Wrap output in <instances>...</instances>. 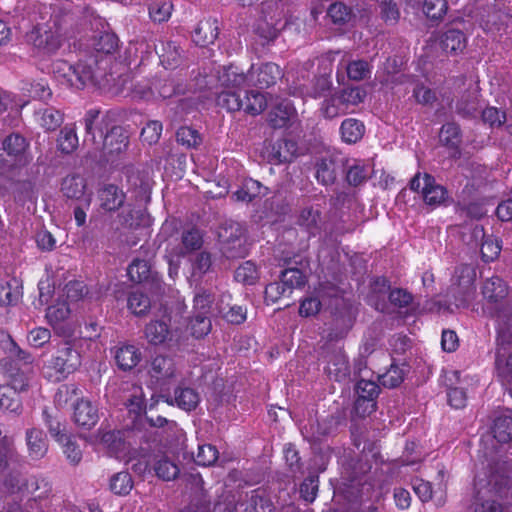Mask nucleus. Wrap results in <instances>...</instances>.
I'll return each instance as SVG.
<instances>
[{"label": "nucleus", "mask_w": 512, "mask_h": 512, "mask_svg": "<svg viewBox=\"0 0 512 512\" xmlns=\"http://www.w3.org/2000/svg\"><path fill=\"white\" fill-rule=\"evenodd\" d=\"M247 78L237 67L224 68L219 75V82L224 90L217 96V105L229 112L244 111L255 116L267 107L266 94L255 90H244Z\"/></svg>", "instance_id": "obj_1"}, {"label": "nucleus", "mask_w": 512, "mask_h": 512, "mask_svg": "<svg viewBox=\"0 0 512 512\" xmlns=\"http://www.w3.org/2000/svg\"><path fill=\"white\" fill-rule=\"evenodd\" d=\"M73 24L74 17L71 13L54 9L47 22L38 23L26 34V41L39 54H54L63 40L70 36Z\"/></svg>", "instance_id": "obj_2"}, {"label": "nucleus", "mask_w": 512, "mask_h": 512, "mask_svg": "<svg viewBox=\"0 0 512 512\" xmlns=\"http://www.w3.org/2000/svg\"><path fill=\"white\" fill-rule=\"evenodd\" d=\"M97 62L95 56L80 60L75 65H71L65 60H56L52 64V72L63 83L76 89H83L87 85L96 83Z\"/></svg>", "instance_id": "obj_3"}, {"label": "nucleus", "mask_w": 512, "mask_h": 512, "mask_svg": "<svg viewBox=\"0 0 512 512\" xmlns=\"http://www.w3.org/2000/svg\"><path fill=\"white\" fill-rule=\"evenodd\" d=\"M81 366V354L71 342H63L54 357L45 365V376L51 381H61Z\"/></svg>", "instance_id": "obj_4"}, {"label": "nucleus", "mask_w": 512, "mask_h": 512, "mask_svg": "<svg viewBox=\"0 0 512 512\" xmlns=\"http://www.w3.org/2000/svg\"><path fill=\"white\" fill-rule=\"evenodd\" d=\"M220 251L228 259L242 258L246 255L244 228L235 221H226L218 231Z\"/></svg>", "instance_id": "obj_5"}, {"label": "nucleus", "mask_w": 512, "mask_h": 512, "mask_svg": "<svg viewBox=\"0 0 512 512\" xmlns=\"http://www.w3.org/2000/svg\"><path fill=\"white\" fill-rule=\"evenodd\" d=\"M410 189L416 192L421 191L425 203L430 206L442 204L447 197L446 189L437 184L434 177L427 173L416 174L410 181Z\"/></svg>", "instance_id": "obj_6"}, {"label": "nucleus", "mask_w": 512, "mask_h": 512, "mask_svg": "<svg viewBox=\"0 0 512 512\" xmlns=\"http://www.w3.org/2000/svg\"><path fill=\"white\" fill-rule=\"evenodd\" d=\"M128 135L120 126H113L103 137L101 151L102 156L107 161H112L115 157L126 151L128 147Z\"/></svg>", "instance_id": "obj_7"}, {"label": "nucleus", "mask_w": 512, "mask_h": 512, "mask_svg": "<svg viewBox=\"0 0 512 512\" xmlns=\"http://www.w3.org/2000/svg\"><path fill=\"white\" fill-rule=\"evenodd\" d=\"M280 76V67L274 63H263L257 66L252 65L248 74H245L247 78L246 85L268 88L274 85Z\"/></svg>", "instance_id": "obj_8"}, {"label": "nucleus", "mask_w": 512, "mask_h": 512, "mask_svg": "<svg viewBox=\"0 0 512 512\" xmlns=\"http://www.w3.org/2000/svg\"><path fill=\"white\" fill-rule=\"evenodd\" d=\"M356 391L358 399L355 403L357 412L370 414L376 409L375 398L379 394V386L375 381L361 379L357 382Z\"/></svg>", "instance_id": "obj_9"}, {"label": "nucleus", "mask_w": 512, "mask_h": 512, "mask_svg": "<svg viewBox=\"0 0 512 512\" xmlns=\"http://www.w3.org/2000/svg\"><path fill=\"white\" fill-rule=\"evenodd\" d=\"M342 164V158L336 155L329 154L320 158L315 165L316 179L326 186L334 184Z\"/></svg>", "instance_id": "obj_10"}, {"label": "nucleus", "mask_w": 512, "mask_h": 512, "mask_svg": "<svg viewBox=\"0 0 512 512\" xmlns=\"http://www.w3.org/2000/svg\"><path fill=\"white\" fill-rule=\"evenodd\" d=\"M149 374L155 383L165 385L177 375V368L171 357L158 355L151 361Z\"/></svg>", "instance_id": "obj_11"}, {"label": "nucleus", "mask_w": 512, "mask_h": 512, "mask_svg": "<svg viewBox=\"0 0 512 512\" xmlns=\"http://www.w3.org/2000/svg\"><path fill=\"white\" fill-rule=\"evenodd\" d=\"M145 336L153 345L167 344L171 347L178 342L176 331L169 329L165 321H151L145 328Z\"/></svg>", "instance_id": "obj_12"}, {"label": "nucleus", "mask_w": 512, "mask_h": 512, "mask_svg": "<svg viewBox=\"0 0 512 512\" xmlns=\"http://www.w3.org/2000/svg\"><path fill=\"white\" fill-rule=\"evenodd\" d=\"M476 280V270L474 266L462 264L456 268L454 274V284L461 295V304L464 305L467 298L474 291V282Z\"/></svg>", "instance_id": "obj_13"}, {"label": "nucleus", "mask_w": 512, "mask_h": 512, "mask_svg": "<svg viewBox=\"0 0 512 512\" xmlns=\"http://www.w3.org/2000/svg\"><path fill=\"white\" fill-rule=\"evenodd\" d=\"M295 108L289 100L278 101L268 114V123L275 129L285 128L294 120Z\"/></svg>", "instance_id": "obj_14"}, {"label": "nucleus", "mask_w": 512, "mask_h": 512, "mask_svg": "<svg viewBox=\"0 0 512 512\" xmlns=\"http://www.w3.org/2000/svg\"><path fill=\"white\" fill-rule=\"evenodd\" d=\"M325 371L335 381H344L350 375L348 358L342 350H336L328 354Z\"/></svg>", "instance_id": "obj_15"}, {"label": "nucleus", "mask_w": 512, "mask_h": 512, "mask_svg": "<svg viewBox=\"0 0 512 512\" xmlns=\"http://www.w3.org/2000/svg\"><path fill=\"white\" fill-rule=\"evenodd\" d=\"M508 293V285L498 276H492L483 283L482 294L488 304L496 305L502 303L508 296Z\"/></svg>", "instance_id": "obj_16"}, {"label": "nucleus", "mask_w": 512, "mask_h": 512, "mask_svg": "<svg viewBox=\"0 0 512 512\" xmlns=\"http://www.w3.org/2000/svg\"><path fill=\"white\" fill-rule=\"evenodd\" d=\"M480 107V94L476 88L465 91L455 103L456 113L469 119L477 116Z\"/></svg>", "instance_id": "obj_17"}, {"label": "nucleus", "mask_w": 512, "mask_h": 512, "mask_svg": "<svg viewBox=\"0 0 512 512\" xmlns=\"http://www.w3.org/2000/svg\"><path fill=\"white\" fill-rule=\"evenodd\" d=\"M61 191L63 195L69 199L80 200L85 199L87 206H89L91 197L86 195V182L80 175H69L65 177L61 183Z\"/></svg>", "instance_id": "obj_18"}, {"label": "nucleus", "mask_w": 512, "mask_h": 512, "mask_svg": "<svg viewBox=\"0 0 512 512\" xmlns=\"http://www.w3.org/2000/svg\"><path fill=\"white\" fill-rule=\"evenodd\" d=\"M281 14L284 15L283 7L278 14V18L274 15H270L269 20L267 16H265L257 22L255 32L265 42L273 41L278 36L279 31L285 27V23L281 21Z\"/></svg>", "instance_id": "obj_19"}, {"label": "nucleus", "mask_w": 512, "mask_h": 512, "mask_svg": "<svg viewBox=\"0 0 512 512\" xmlns=\"http://www.w3.org/2000/svg\"><path fill=\"white\" fill-rule=\"evenodd\" d=\"M74 421L77 425L91 428L98 421L97 409L87 399H80L74 405Z\"/></svg>", "instance_id": "obj_20"}, {"label": "nucleus", "mask_w": 512, "mask_h": 512, "mask_svg": "<svg viewBox=\"0 0 512 512\" xmlns=\"http://www.w3.org/2000/svg\"><path fill=\"white\" fill-rule=\"evenodd\" d=\"M101 207L109 212L116 211L124 205L126 195L116 185L108 184L99 192Z\"/></svg>", "instance_id": "obj_21"}, {"label": "nucleus", "mask_w": 512, "mask_h": 512, "mask_svg": "<svg viewBox=\"0 0 512 512\" xmlns=\"http://www.w3.org/2000/svg\"><path fill=\"white\" fill-rule=\"evenodd\" d=\"M298 155V144L294 140L283 138L277 140L270 153L275 163L291 162Z\"/></svg>", "instance_id": "obj_22"}, {"label": "nucleus", "mask_w": 512, "mask_h": 512, "mask_svg": "<svg viewBox=\"0 0 512 512\" xmlns=\"http://www.w3.org/2000/svg\"><path fill=\"white\" fill-rule=\"evenodd\" d=\"M26 441L29 456L32 459L39 460L45 456L48 450V444L44 432L37 428H31L26 432Z\"/></svg>", "instance_id": "obj_23"}, {"label": "nucleus", "mask_w": 512, "mask_h": 512, "mask_svg": "<svg viewBox=\"0 0 512 512\" xmlns=\"http://www.w3.org/2000/svg\"><path fill=\"white\" fill-rule=\"evenodd\" d=\"M497 317V349L506 351L507 346L512 345V315L506 311H499Z\"/></svg>", "instance_id": "obj_24"}, {"label": "nucleus", "mask_w": 512, "mask_h": 512, "mask_svg": "<svg viewBox=\"0 0 512 512\" xmlns=\"http://www.w3.org/2000/svg\"><path fill=\"white\" fill-rule=\"evenodd\" d=\"M297 224L309 234L315 235L320 230L321 211L318 206H305L300 210Z\"/></svg>", "instance_id": "obj_25"}, {"label": "nucleus", "mask_w": 512, "mask_h": 512, "mask_svg": "<svg viewBox=\"0 0 512 512\" xmlns=\"http://www.w3.org/2000/svg\"><path fill=\"white\" fill-rule=\"evenodd\" d=\"M181 246L172 248L175 257L180 258L186 254L198 250L203 245V237L199 230L190 229L182 234Z\"/></svg>", "instance_id": "obj_26"}, {"label": "nucleus", "mask_w": 512, "mask_h": 512, "mask_svg": "<svg viewBox=\"0 0 512 512\" xmlns=\"http://www.w3.org/2000/svg\"><path fill=\"white\" fill-rule=\"evenodd\" d=\"M218 36L216 20L200 21L193 32V41L199 46L212 44Z\"/></svg>", "instance_id": "obj_27"}, {"label": "nucleus", "mask_w": 512, "mask_h": 512, "mask_svg": "<svg viewBox=\"0 0 512 512\" xmlns=\"http://www.w3.org/2000/svg\"><path fill=\"white\" fill-rule=\"evenodd\" d=\"M17 489L22 494H30L35 498H43L50 493L51 485L49 481L43 477L30 476L24 478V482L21 486H17Z\"/></svg>", "instance_id": "obj_28"}, {"label": "nucleus", "mask_w": 512, "mask_h": 512, "mask_svg": "<svg viewBox=\"0 0 512 512\" xmlns=\"http://www.w3.org/2000/svg\"><path fill=\"white\" fill-rule=\"evenodd\" d=\"M440 45L446 53L458 54L465 49L466 38L462 31L449 29L440 37Z\"/></svg>", "instance_id": "obj_29"}, {"label": "nucleus", "mask_w": 512, "mask_h": 512, "mask_svg": "<svg viewBox=\"0 0 512 512\" xmlns=\"http://www.w3.org/2000/svg\"><path fill=\"white\" fill-rule=\"evenodd\" d=\"M115 360L120 369L131 370L140 362L141 352L134 345H124L116 350Z\"/></svg>", "instance_id": "obj_30"}, {"label": "nucleus", "mask_w": 512, "mask_h": 512, "mask_svg": "<svg viewBox=\"0 0 512 512\" xmlns=\"http://www.w3.org/2000/svg\"><path fill=\"white\" fill-rule=\"evenodd\" d=\"M496 369L498 376L501 378L503 385H505L512 396V352L506 354V351L497 349L496 351Z\"/></svg>", "instance_id": "obj_31"}, {"label": "nucleus", "mask_w": 512, "mask_h": 512, "mask_svg": "<svg viewBox=\"0 0 512 512\" xmlns=\"http://www.w3.org/2000/svg\"><path fill=\"white\" fill-rule=\"evenodd\" d=\"M245 512H272L273 504L261 489L246 494Z\"/></svg>", "instance_id": "obj_32"}, {"label": "nucleus", "mask_w": 512, "mask_h": 512, "mask_svg": "<svg viewBox=\"0 0 512 512\" xmlns=\"http://www.w3.org/2000/svg\"><path fill=\"white\" fill-rule=\"evenodd\" d=\"M155 49L161 63L166 68H173L179 64L181 53L174 42H161L160 45L155 46Z\"/></svg>", "instance_id": "obj_33"}, {"label": "nucleus", "mask_w": 512, "mask_h": 512, "mask_svg": "<svg viewBox=\"0 0 512 512\" xmlns=\"http://www.w3.org/2000/svg\"><path fill=\"white\" fill-rule=\"evenodd\" d=\"M365 132L363 123L354 118L345 119L340 126L341 138L348 144L359 141Z\"/></svg>", "instance_id": "obj_34"}, {"label": "nucleus", "mask_w": 512, "mask_h": 512, "mask_svg": "<svg viewBox=\"0 0 512 512\" xmlns=\"http://www.w3.org/2000/svg\"><path fill=\"white\" fill-rule=\"evenodd\" d=\"M215 296L211 289L199 287L195 291L193 299V311L203 314H212L214 308Z\"/></svg>", "instance_id": "obj_35"}, {"label": "nucleus", "mask_w": 512, "mask_h": 512, "mask_svg": "<svg viewBox=\"0 0 512 512\" xmlns=\"http://www.w3.org/2000/svg\"><path fill=\"white\" fill-rule=\"evenodd\" d=\"M439 138L443 145L453 149L455 153L459 154L461 130L458 124L454 122L444 124L440 130Z\"/></svg>", "instance_id": "obj_36"}, {"label": "nucleus", "mask_w": 512, "mask_h": 512, "mask_svg": "<svg viewBox=\"0 0 512 512\" xmlns=\"http://www.w3.org/2000/svg\"><path fill=\"white\" fill-rule=\"evenodd\" d=\"M262 194V185L254 179L245 180L242 185L232 194L236 201L251 202Z\"/></svg>", "instance_id": "obj_37"}, {"label": "nucleus", "mask_w": 512, "mask_h": 512, "mask_svg": "<svg viewBox=\"0 0 512 512\" xmlns=\"http://www.w3.org/2000/svg\"><path fill=\"white\" fill-rule=\"evenodd\" d=\"M153 469L157 477L164 481L174 480L180 473L178 465L167 456L156 459Z\"/></svg>", "instance_id": "obj_38"}, {"label": "nucleus", "mask_w": 512, "mask_h": 512, "mask_svg": "<svg viewBox=\"0 0 512 512\" xmlns=\"http://www.w3.org/2000/svg\"><path fill=\"white\" fill-rule=\"evenodd\" d=\"M490 493L491 491L487 488L477 490L473 504V512H502L501 505L488 495Z\"/></svg>", "instance_id": "obj_39"}, {"label": "nucleus", "mask_w": 512, "mask_h": 512, "mask_svg": "<svg viewBox=\"0 0 512 512\" xmlns=\"http://www.w3.org/2000/svg\"><path fill=\"white\" fill-rule=\"evenodd\" d=\"M128 183L141 194H146L151 187L150 168L132 169L127 176Z\"/></svg>", "instance_id": "obj_40"}, {"label": "nucleus", "mask_w": 512, "mask_h": 512, "mask_svg": "<svg viewBox=\"0 0 512 512\" xmlns=\"http://www.w3.org/2000/svg\"><path fill=\"white\" fill-rule=\"evenodd\" d=\"M494 438L500 443L512 440V416L500 415L494 420L492 428Z\"/></svg>", "instance_id": "obj_41"}, {"label": "nucleus", "mask_w": 512, "mask_h": 512, "mask_svg": "<svg viewBox=\"0 0 512 512\" xmlns=\"http://www.w3.org/2000/svg\"><path fill=\"white\" fill-rule=\"evenodd\" d=\"M347 113L353 112L355 107L364 101L366 93L363 89L355 87L343 89L338 92Z\"/></svg>", "instance_id": "obj_42"}, {"label": "nucleus", "mask_w": 512, "mask_h": 512, "mask_svg": "<svg viewBox=\"0 0 512 512\" xmlns=\"http://www.w3.org/2000/svg\"><path fill=\"white\" fill-rule=\"evenodd\" d=\"M211 315L212 314H203L201 312L193 311V316L190 321V329L193 336L201 338L211 331Z\"/></svg>", "instance_id": "obj_43"}, {"label": "nucleus", "mask_w": 512, "mask_h": 512, "mask_svg": "<svg viewBox=\"0 0 512 512\" xmlns=\"http://www.w3.org/2000/svg\"><path fill=\"white\" fill-rule=\"evenodd\" d=\"M321 112L325 118L333 119L338 116L347 114V111L341 101L338 93L326 98L321 106Z\"/></svg>", "instance_id": "obj_44"}, {"label": "nucleus", "mask_w": 512, "mask_h": 512, "mask_svg": "<svg viewBox=\"0 0 512 512\" xmlns=\"http://www.w3.org/2000/svg\"><path fill=\"white\" fill-rule=\"evenodd\" d=\"M280 282L289 290V293H292L293 289L305 285L306 276L297 268H289L281 272Z\"/></svg>", "instance_id": "obj_45"}, {"label": "nucleus", "mask_w": 512, "mask_h": 512, "mask_svg": "<svg viewBox=\"0 0 512 512\" xmlns=\"http://www.w3.org/2000/svg\"><path fill=\"white\" fill-rule=\"evenodd\" d=\"M0 409L17 413L21 409V401L13 388L0 386Z\"/></svg>", "instance_id": "obj_46"}, {"label": "nucleus", "mask_w": 512, "mask_h": 512, "mask_svg": "<svg viewBox=\"0 0 512 512\" xmlns=\"http://www.w3.org/2000/svg\"><path fill=\"white\" fill-rule=\"evenodd\" d=\"M133 488V480L128 472H119L110 479V489L116 495H127Z\"/></svg>", "instance_id": "obj_47"}, {"label": "nucleus", "mask_w": 512, "mask_h": 512, "mask_svg": "<svg viewBox=\"0 0 512 512\" xmlns=\"http://www.w3.org/2000/svg\"><path fill=\"white\" fill-rule=\"evenodd\" d=\"M59 149L64 153H71L78 147V137L74 126H65L58 137Z\"/></svg>", "instance_id": "obj_48"}, {"label": "nucleus", "mask_w": 512, "mask_h": 512, "mask_svg": "<svg viewBox=\"0 0 512 512\" xmlns=\"http://www.w3.org/2000/svg\"><path fill=\"white\" fill-rule=\"evenodd\" d=\"M175 401L177 405L186 411L196 408L199 402L197 392L191 388H181L175 391Z\"/></svg>", "instance_id": "obj_49"}, {"label": "nucleus", "mask_w": 512, "mask_h": 512, "mask_svg": "<svg viewBox=\"0 0 512 512\" xmlns=\"http://www.w3.org/2000/svg\"><path fill=\"white\" fill-rule=\"evenodd\" d=\"M151 307L150 299L141 291H133L128 297V308L135 315L146 314Z\"/></svg>", "instance_id": "obj_50"}, {"label": "nucleus", "mask_w": 512, "mask_h": 512, "mask_svg": "<svg viewBox=\"0 0 512 512\" xmlns=\"http://www.w3.org/2000/svg\"><path fill=\"white\" fill-rule=\"evenodd\" d=\"M447 10L448 5L446 0H424L423 12L431 20H442Z\"/></svg>", "instance_id": "obj_51"}, {"label": "nucleus", "mask_w": 512, "mask_h": 512, "mask_svg": "<svg viewBox=\"0 0 512 512\" xmlns=\"http://www.w3.org/2000/svg\"><path fill=\"white\" fill-rule=\"evenodd\" d=\"M369 166L357 162L351 165L346 173V179L352 186H359L369 178Z\"/></svg>", "instance_id": "obj_52"}, {"label": "nucleus", "mask_w": 512, "mask_h": 512, "mask_svg": "<svg viewBox=\"0 0 512 512\" xmlns=\"http://www.w3.org/2000/svg\"><path fill=\"white\" fill-rule=\"evenodd\" d=\"M211 265L212 260L210 253L206 251L198 253L192 262V279H200L204 274H206L210 270Z\"/></svg>", "instance_id": "obj_53"}, {"label": "nucleus", "mask_w": 512, "mask_h": 512, "mask_svg": "<svg viewBox=\"0 0 512 512\" xmlns=\"http://www.w3.org/2000/svg\"><path fill=\"white\" fill-rule=\"evenodd\" d=\"M219 459L217 448L211 444L199 445L195 462L201 466H211Z\"/></svg>", "instance_id": "obj_54"}, {"label": "nucleus", "mask_w": 512, "mask_h": 512, "mask_svg": "<svg viewBox=\"0 0 512 512\" xmlns=\"http://www.w3.org/2000/svg\"><path fill=\"white\" fill-rule=\"evenodd\" d=\"M151 274V268L146 260L136 259L128 267V275L134 282L146 281Z\"/></svg>", "instance_id": "obj_55"}, {"label": "nucleus", "mask_w": 512, "mask_h": 512, "mask_svg": "<svg viewBox=\"0 0 512 512\" xmlns=\"http://www.w3.org/2000/svg\"><path fill=\"white\" fill-rule=\"evenodd\" d=\"M177 142L187 148H196L202 139L197 130L191 127H180L176 133Z\"/></svg>", "instance_id": "obj_56"}, {"label": "nucleus", "mask_w": 512, "mask_h": 512, "mask_svg": "<svg viewBox=\"0 0 512 512\" xmlns=\"http://www.w3.org/2000/svg\"><path fill=\"white\" fill-rule=\"evenodd\" d=\"M381 19L387 24H396L400 18L398 4L394 0L379 1Z\"/></svg>", "instance_id": "obj_57"}, {"label": "nucleus", "mask_w": 512, "mask_h": 512, "mask_svg": "<svg viewBox=\"0 0 512 512\" xmlns=\"http://www.w3.org/2000/svg\"><path fill=\"white\" fill-rule=\"evenodd\" d=\"M93 47L97 52L113 53L118 47V38L112 33H101L94 39Z\"/></svg>", "instance_id": "obj_58"}, {"label": "nucleus", "mask_w": 512, "mask_h": 512, "mask_svg": "<svg viewBox=\"0 0 512 512\" xmlns=\"http://www.w3.org/2000/svg\"><path fill=\"white\" fill-rule=\"evenodd\" d=\"M327 15L334 24L341 25L350 20L351 9L342 2H335L329 6Z\"/></svg>", "instance_id": "obj_59"}, {"label": "nucleus", "mask_w": 512, "mask_h": 512, "mask_svg": "<svg viewBox=\"0 0 512 512\" xmlns=\"http://www.w3.org/2000/svg\"><path fill=\"white\" fill-rule=\"evenodd\" d=\"M26 148V140L19 134H11L3 141V149L9 156L17 157L21 155Z\"/></svg>", "instance_id": "obj_60"}, {"label": "nucleus", "mask_w": 512, "mask_h": 512, "mask_svg": "<svg viewBox=\"0 0 512 512\" xmlns=\"http://www.w3.org/2000/svg\"><path fill=\"white\" fill-rule=\"evenodd\" d=\"M132 393L130 397L127 399L126 406L129 412L135 414L136 416L142 414L146 410V404L143 398V391L140 386L132 385L131 386Z\"/></svg>", "instance_id": "obj_61"}, {"label": "nucleus", "mask_w": 512, "mask_h": 512, "mask_svg": "<svg viewBox=\"0 0 512 512\" xmlns=\"http://www.w3.org/2000/svg\"><path fill=\"white\" fill-rule=\"evenodd\" d=\"M346 71L349 79L353 81H361L369 76L371 69L367 61L355 60L351 61L346 66Z\"/></svg>", "instance_id": "obj_62"}, {"label": "nucleus", "mask_w": 512, "mask_h": 512, "mask_svg": "<svg viewBox=\"0 0 512 512\" xmlns=\"http://www.w3.org/2000/svg\"><path fill=\"white\" fill-rule=\"evenodd\" d=\"M70 315V308L66 302H58L48 307L46 318L51 325H57Z\"/></svg>", "instance_id": "obj_63"}, {"label": "nucleus", "mask_w": 512, "mask_h": 512, "mask_svg": "<svg viewBox=\"0 0 512 512\" xmlns=\"http://www.w3.org/2000/svg\"><path fill=\"white\" fill-rule=\"evenodd\" d=\"M78 394L79 388L76 384H63L57 389L54 402L58 407H64Z\"/></svg>", "instance_id": "obj_64"}]
</instances>
